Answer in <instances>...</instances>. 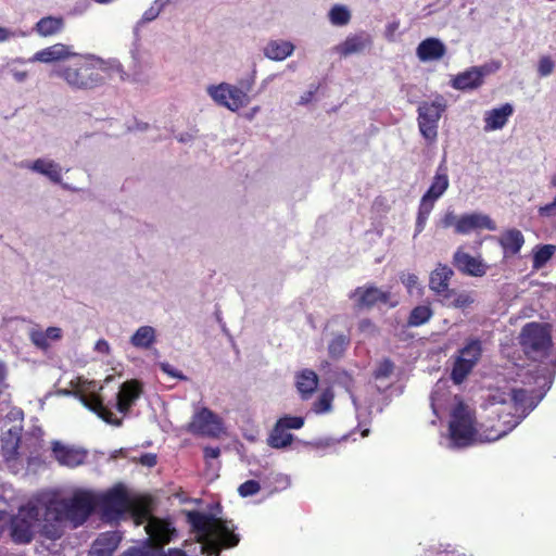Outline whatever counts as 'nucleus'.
<instances>
[{
	"instance_id": "obj_14",
	"label": "nucleus",
	"mask_w": 556,
	"mask_h": 556,
	"mask_svg": "<svg viewBox=\"0 0 556 556\" xmlns=\"http://www.w3.org/2000/svg\"><path fill=\"white\" fill-rule=\"evenodd\" d=\"M97 388V382L94 381H85L80 386V390L77 391L79 395L80 402L91 412L96 413L101 419L105 422L114 426H121L122 419L116 418L112 410L108 408L104 404L100 395H98L94 390Z\"/></svg>"
},
{
	"instance_id": "obj_50",
	"label": "nucleus",
	"mask_w": 556,
	"mask_h": 556,
	"mask_svg": "<svg viewBox=\"0 0 556 556\" xmlns=\"http://www.w3.org/2000/svg\"><path fill=\"white\" fill-rule=\"evenodd\" d=\"M163 7H164V4L162 3L161 0H155L154 4L152 7H150L143 13V15H142L143 21L151 22V21L155 20L159 16V14L161 13Z\"/></svg>"
},
{
	"instance_id": "obj_27",
	"label": "nucleus",
	"mask_w": 556,
	"mask_h": 556,
	"mask_svg": "<svg viewBox=\"0 0 556 556\" xmlns=\"http://www.w3.org/2000/svg\"><path fill=\"white\" fill-rule=\"evenodd\" d=\"M372 43L370 35L365 31L350 35L343 42L334 47V51L341 56L361 53Z\"/></svg>"
},
{
	"instance_id": "obj_43",
	"label": "nucleus",
	"mask_w": 556,
	"mask_h": 556,
	"mask_svg": "<svg viewBox=\"0 0 556 556\" xmlns=\"http://www.w3.org/2000/svg\"><path fill=\"white\" fill-rule=\"evenodd\" d=\"M349 345L350 338L346 334L333 337L328 345L329 356L334 359L342 357Z\"/></svg>"
},
{
	"instance_id": "obj_31",
	"label": "nucleus",
	"mask_w": 556,
	"mask_h": 556,
	"mask_svg": "<svg viewBox=\"0 0 556 556\" xmlns=\"http://www.w3.org/2000/svg\"><path fill=\"white\" fill-rule=\"evenodd\" d=\"M26 167L33 172L47 176L54 184H60L62 181V167L52 160L37 159Z\"/></svg>"
},
{
	"instance_id": "obj_59",
	"label": "nucleus",
	"mask_w": 556,
	"mask_h": 556,
	"mask_svg": "<svg viewBox=\"0 0 556 556\" xmlns=\"http://www.w3.org/2000/svg\"><path fill=\"white\" fill-rule=\"evenodd\" d=\"M203 453L205 459H214L220 455V450L219 447L206 446L204 447Z\"/></svg>"
},
{
	"instance_id": "obj_56",
	"label": "nucleus",
	"mask_w": 556,
	"mask_h": 556,
	"mask_svg": "<svg viewBox=\"0 0 556 556\" xmlns=\"http://www.w3.org/2000/svg\"><path fill=\"white\" fill-rule=\"evenodd\" d=\"M204 548L207 551L208 556H218L222 545L217 541L210 540L207 538L202 542Z\"/></svg>"
},
{
	"instance_id": "obj_60",
	"label": "nucleus",
	"mask_w": 556,
	"mask_h": 556,
	"mask_svg": "<svg viewBox=\"0 0 556 556\" xmlns=\"http://www.w3.org/2000/svg\"><path fill=\"white\" fill-rule=\"evenodd\" d=\"M317 90V87L314 89V90H309L307 92H305L301 98H300V101H299V104L301 105H304V104H307L312 101L315 92Z\"/></svg>"
},
{
	"instance_id": "obj_6",
	"label": "nucleus",
	"mask_w": 556,
	"mask_h": 556,
	"mask_svg": "<svg viewBox=\"0 0 556 556\" xmlns=\"http://www.w3.org/2000/svg\"><path fill=\"white\" fill-rule=\"evenodd\" d=\"M482 352V342L477 338L468 339L458 350L451 372V379L455 384H460L468 377L480 361Z\"/></svg>"
},
{
	"instance_id": "obj_30",
	"label": "nucleus",
	"mask_w": 556,
	"mask_h": 556,
	"mask_svg": "<svg viewBox=\"0 0 556 556\" xmlns=\"http://www.w3.org/2000/svg\"><path fill=\"white\" fill-rule=\"evenodd\" d=\"M513 113L514 108L509 103H505L500 108L488 111L484 116V129L496 130L503 128Z\"/></svg>"
},
{
	"instance_id": "obj_34",
	"label": "nucleus",
	"mask_w": 556,
	"mask_h": 556,
	"mask_svg": "<svg viewBox=\"0 0 556 556\" xmlns=\"http://www.w3.org/2000/svg\"><path fill=\"white\" fill-rule=\"evenodd\" d=\"M64 28V18L62 16H45L40 18L36 25L35 30L41 37H50L61 33Z\"/></svg>"
},
{
	"instance_id": "obj_41",
	"label": "nucleus",
	"mask_w": 556,
	"mask_h": 556,
	"mask_svg": "<svg viewBox=\"0 0 556 556\" xmlns=\"http://www.w3.org/2000/svg\"><path fill=\"white\" fill-rule=\"evenodd\" d=\"M442 305L453 308H460L465 309L469 307L473 303V298L468 292H460L458 293L456 290H454V294H448L446 298H442L439 300Z\"/></svg>"
},
{
	"instance_id": "obj_21",
	"label": "nucleus",
	"mask_w": 556,
	"mask_h": 556,
	"mask_svg": "<svg viewBox=\"0 0 556 556\" xmlns=\"http://www.w3.org/2000/svg\"><path fill=\"white\" fill-rule=\"evenodd\" d=\"M142 383L136 379L122 383L116 394V409L126 415L142 394Z\"/></svg>"
},
{
	"instance_id": "obj_23",
	"label": "nucleus",
	"mask_w": 556,
	"mask_h": 556,
	"mask_svg": "<svg viewBox=\"0 0 556 556\" xmlns=\"http://www.w3.org/2000/svg\"><path fill=\"white\" fill-rule=\"evenodd\" d=\"M453 275V269L450 266L441 263L438 264V266L431 271L429 278V288L435 293L437 296H439V300H441L443 296H448V294H454V289L448 287Z\"/></svg>"
},
{
	"instance_id": "obj_8",
	"label": "nucleus",
	"mask_w": 556,
	"mask_h": 556,
	"mask_svg": "<svg viewBox=\"0 0 556 556\" xmlns=\"http://www.w3.org/2000/svg\"><path fill=\"white\" fill-rule=\"evenodd\" d=\"M40 521V509L35 505L22 507L11 521L12 540L20 544L29 543L34 538L35 526Z\"/></svg>"
},
{
	"instance_id": "obj_36",
	"label": "nucleus",
	"mask_w": 556,
	"mask_h": 556,
	"mask_svg": "<svg viewBox=\"0 0 556 556\" xmlns=\"http://www.w3.org/2000/svg\"><path fill=\"white\" fill-rule=\"evenodd\" d=\"M156 340L155 330L151 326H141L130 338V343L137 349H150Z\"/></svg>"
},
{
	"instance_id": "obj_3",
	"label": "nucleus",
	"mask_w": 556,
	"mask_h": 556,
	"mask_svg": "<svg viewBox=\"0 0 556 556\" xmlns=\"http://www.w3.org/2000/svg\"><path fill=\"white\" fill-rule=\"evenodd\" d=\"M519 344L528 359L542 363L553 348L551 325L535 321L526 324L519 334Z\"/></svg>"
},
{
	"instance_id": "obj_53",
	"label": "nucleus",
	"mask_w": 556,
	"mask_h": 556,
	"mask_svg": "<svg viewBox=\"0 0 556 556\" xmlns=\"http://www.w3.org/2000/svg\"><path fill=\"white\" fill-rule=\"evenodd\" d=\"M554 70V62L548 56H543L539 61V74L541 76H547L549 75Z\"/></svg>"
},
{
	"instance_id": "obj_57",
	"label": "nucleus",
	"mask_w": 556,
	"mask_h": 556,
	"mask_svg": "<svg viewBox=\"0 0 556 556\" xmlns=\"http://www.w3.org/2000/svg\"><path fill=\"white\" fill-rule=\"evenodd\" d=\"M45 336H47L48 341L49 340H60L62 338V330L59 327H49L45 331Z\"/></svg>"
},
{
	"instance_id": "obj_1",
	"label": "nucleus",
	"mask_w": 556,
	"mask_h": 556,
	"mask_svg": "<svg viewBox=\"0 0 556 556\" xmlns=\"http://www.w3.org/2000/svg\"><path fill=\"white\" fill-rule=\"evenodd\" d=\"M505 395L498 400L503 407L497 412V421L490 420V425H482L481 435L488 442L509 433L533 408L529 392L525 389H511Z\"/></svg>"
},
{
	"instance_id": "obj_4",
	"label": "nucleus",
	"mask_w": 556,
	"mask_h": 556,
	"mask_svg": "<svg viewBox=\"0 0 556 556\" xmlns=\"http://www.w3.org/2000/svg\"><path fill=\"white\" fill-rule=\"evenodd\" d=\"M448 186L447 166L445 160H443L435 170L429 189L420 199L416 217L415 236L422 232L435 202L445 193Z\"/></svg>"
},
{
	"instance_id": "obj_37",
	"label": "nucleus",
	"mask_w": 556,
	"mask_h": 556,
	"mask_svg": "<svg viewBox=\"0 0 556 556\" xmlns=\"http://www.w3.org/2000/svg\"><path fill=\"white\" fill-rule=\"evenodd\" d=\"M1 450L2 455L7 462L15 460L18 457V450L21 444V437L10 430L2 439H1Z\"/></svg>"
},
{
	"instance_id": "obj_10",
	"label": "nucleus",
	"mask_w": 556,
	"mask_h": 556,
	"mask_svg": "<svg viewBox=\"0 0 556 556\" xmlns=\"http://www.w3.org/2000/svg\"><path fill=\"white\" fill-rule=\"evenodd\" d=\"M63 501L67 519L75 528L81 526L98 506V498L89 491H77Z\"/></svg>"
},
{
	"instance_id": "obj_63",
	"label": "nucleus",
	"mask_w": 556,
	"mask_h": 556,
	"mask_svg": "<svg viewBox=\"0 0 556 556\" xmlns=\"http://www.w3.org/2000/svg\"><path fill=\"white\" fill-rule=\"evenodd\" d=\"M161 556H187V554L178 548L168 549L167 553H162Z\"/></svg>"
},
{
	"instance_id": "obj_61",
	"label": "nucleus",
	"mask_w": 556,
	"mask_h": 556,
	"mask_svg": "<svg viewBox=\"0 0 556 556\" xmlns=\"http://www.w3.org/2000/svg\"><path fill=\"white\" fill-rule=\"evenodd\" d=\"M15 34L5 27L0 26V42L7 41L14 37Z\"/></svg>"
},
{
	"instance_id": "obj_24",
	"label": "nucleus",
	"mask_w": 556,
	"mask_h": 556,
	"mask_svg": "<svg viewBox=\"0 0 556 556\" xmlns=\"http://www.w3.org/2000/svg\"><path fill=\"white\" fill-rule=\"evenodd\" d=\"M495 222L486 214L470 213L464 214L458 218L457 235H468L472 230L486 229L496 230Z\"/></svg>"
},
{
	"instance_id": "obj_64",
	"label": "nucleus",
	"mask_w": 556,
	"mask_h": 556,
	"mask_svg": "<svg viewBox=\"0 0 556 556\" xmlns=\"http://www.w3.org/2000/svg\"><path fill=\"white\" fill-rule=\"evenodd\" d=\"M371 326H372V323L368 318H365V319L361 320V323H359V329L362 331H364L365 329H367V328H369Z\"/></svg>"
},
{
	"instance_id": "obj_2",
	"label": "nucleus",
	"mask_w": 556,
	"mask_h": 556,
	"mask_svg": "<svg viewBox=\"0 0 556 556\" xmlns=\"http://www.w3.org/2000/svg\"><path fill=\"white\" fill-rule=\"evenodd\" d=\"M99 59L88 55H74V60L56 70V75L74 89H94L105 83Z\"/></svg>"
},
{
	"instance_id": "obj_62",
	"label": "nucleus",
	"mask_w": 556,
	"mask_h": 556,
	"mask_svg": "<svg viewBox=\"0 0 556 556\" xmlns=\"http://www.w3.org/2000/svg\"><path fill=\"white\" fill-rule=\"evenodd\" d=\"M96 350L101 352V353H109L110 352V345L109 343L101 339L99 340L97 343H96Z\"/></svg>"
},
{
	"instance_id": "obj_15",
	"label": "nucleus",
	"mask_w": 556,
	"mask_h": 556,
	"mask_svg": "<svg viewBox=\"0 0 556 556\" xmlns=\"http://www.w3.org/2000/svg\"><path fill=\"white\" fill-rule=\"evenodd\" d=\"M351 299H355V306L358 309H370L378 304H384L389 307H395L397 301H392L390 291L381 290L372 283L357 287L351 294Z\"/></svg>"
},
{
	"instance_id": "obj_39",
	"label": "nucleus",
	"mask_w": 556,
	"mask_h": 556,
	"mask_svg": "<svg viewBox=\"0 0 556 556\" xmlns=\"http://www.w3.org/2000/svg\"><path fill=\"white\" fill-rule=\"evenodd\" d=\"M556 252V245L553 244H542L536 245L533 249L532 256V268L534 270H539L543 268L546 263L553 257Z\"/></svg>"
},
{
	"instance_id": "obj_29",
	"label": "nucleus",
	"mask_w": 556,
	"mask_h": 556,
	"mask_svg": "<svg viewBox=\"0 0 556 556\" xmlns=\"http://www.w3.org/2000/svg\"><path fill=\"white\" fill-rule=\"evenodd\" d=\"M74 55H76V53L71 51L70 46H66L64 43H55L37 51L31 58V61L41 63H52L55 61L68 59Z\"/></svg>"
},
{
	"instance_id": "obj_51",
	"label": "nucleus",
	"mask_w": 556,
	"mask_h": 556,
	"mask_svg": "<svg viewBox=\"0 0 556 556\" xmlns=\"http://www.w3.org/2000/svg\"><path fill=\"white\" fill-rule=\"evenodd\" d=\"M394 365L390 359H384L380 363L379 367L375 371L376 378H387L393 371Z\"/></svg>"
},
{
	"instance_id": "obj_25",
	"label": "nucleus",
	"mask_w": 556,
	"mask_h": 556,
	"mask_svg": "<svg viewBox=\"0 0 556 556\" xmlns=\"http://www.w3.org/2000/svg\"><path fill=\"white\" fill-rule=\"evenodd\" d=\"M155 501L151 495H140L130 498L129 513L136 525L149 522L153 518Z\"/></svg>"
},
{
	"instance_id": "obj_47",
	"label": "nucleus",
	"mask_w": 556,
	"mask_h": 556,
	"mask_svg": "<svg viewBox=\"0 0 556 556\" xmlns=\"http://www.w3.org/2000/svg\"><path fill=\"white\" fill-rule=\"evenodd\" d=\"M332 395L323 393L319 399L314 403V412L317 414L327 413L331 408Z\"/></svg>"
},
{
	"instance_id": "obj_13",
	"label": "nucleus",
	"mask_w": 556,
	"mask_h": 556,
	"mask_svg": "<svg viewBox=\"0 0 556 556\" xmlns=\"http://www.w3.org/2000/svg\"><path fill=\"white\" fill-rule=\"evenodd\" d=\"M305 419L301 416L285 415L280 417L270 430L267 444L276 450H282L290 446L294 435L290 430H299L304 426Z\"/></svg>"
},
{
	"instance_id": "obj_40",
	"label": "nucleus",
	"mask_w": 556,
	"mask_h": 556,
	"mask_svg": "<svg viewBox=\"0 0 556 556\" xmlns=\"http://www.w3.org/2000/svg\"><path fill=\"white\" fill-rule=\"evenodd\" d=\"M433 316V311L429 305L415 306L407 318L408 327H419L427 324Z\"/></svg>"
},
{
	"instance_id": "obj_19",
	"label": "nucleus",
	"mask_w": 556,
	"mask_h": 556,
	"mask_svg": "<svg viewBox=\"0 0 556 556\" xmlns=\"http://www.w3.org/2000/svg\"><path fill=\"white\" fill-rule=\"evenodd\" d=\"M453 265L463 274L472 277H482L486 274L488 266L484 262L458 248L453 255Z\"/></svg>"
},
{
	"instance_id": "obj_18",
	"label": "nucleus",
	"mask_w": 556,
	"mask_h": 556,
	"mask_svg": "<svg viewBox=\"0 0 556 556\" xmlns=\"http://www.w3.org/2000/svg\"><path fill=\"white\" fill-rule=\"evenodd\" d=\"M189 431L194 434L217 437L222 431V426L218 417L204 407L193 416Z\"/></svg>"
},
{
	"instance_id": "obj_45",
	"label": "nucleus",
	"mask_w": 556,
	"mask_h": 556,
	"mask_svg": "<svg viewBox=\"0 0 556 556\" xmlns=\"http://www.w3.org/2000/svg\"><path fill=\"white\" fill-rule=\"evenodd\" d=\"M261 490V484L256 480H247L238 488V493L242 497L255 495Z\"/></svg>"
},
{
	"instance_id": "obj_26",
	"label": "nucleus",
	"mask_w": 556,
	"mask_h": 556,
	"mask_svg": "<svg viewBox=\"0 0 556 556\" xmlns=\"http://www.w3.org/2000/svg\"><path fill=\"white\" fill-rule=\"evenodd\" d=\"M496 241L502 248L503 257L510 258L521 251L525 244V236L519 229L509 228L502 231Z\"/></svg>"
},
{
	"instance_id": "obj_58",
	"label": "nucleus",
	"mask_w": 556,
	"mask_h": 556,
	"mask_svg": "<svg viewBox=\"0 0 556 556\" xmlns=\"http://www.w3.org/2000/svg\"><path fill=\"white\" fill-rule=\"evenodd\" d=\"M157 463L156 455L152 453H146L140 457V464L147 467H154Z\"/></svg>"
},
{
	"instance_id": "obj_20",
	"label": "nucleus",
	"mask_w": 556,
	"mask_h": 556,
	"mask_svg": "<svg viewBox=\"0 0 556 556\" xmlns=\"http://www.w3.org/2000/svg\"><path fill=\"white\" fill-rule=\"evenodd\" d=\"M488 74L485 66H472L458 73L452 80L451 86L456 90L468 91L481 87L484 76Z\"/></svg>"
},
{
	"instance_id": "obj_17",
	"label": "nucleus",
	"mask_w": 556,
	"mask_h": 556,
	"mask_svg": "<svg viewBox=\"0 0 556 556\" xmlns=\"http://www.w3.org/2000/svg\"><path fill=\"white\" fill-rule=\"evenodd\" d=\"M51 456L60 466L76 468L85 464L88 453L81 447L66 445L60 441H52Z\"/></svg>"
},
{
	"instance_id": "obj_22",
	"label": "nucleus",
	"mask_w": 556,
	"mask_h": 556,
	"mask_svg": "<svg viewBox=\"0 0 556 556\" xmlns=\"http://www.w3.org/2000/svg\"><path fill=\"white\" fill-rule=\"evenodd\" d=\"M187 520L191 525L192 530L199 534L198 541L203 542L214 533L219 518L211 514L189 510L187 511Z\"/></svg>"
},
{
	"instance_id": "obj_35",
	"label": "nucleus",
	"mask_w": 556,
	"mask_h": 556,
	"mask_svg": "<svg viewBox=\"0 0 556 556\" xmlns=\"http://www.w3.org/2000/svg\"><path fill=\"white\" fill-rule=\"evenodd\" d=\"M121 538L116 532L101 533L92 544V549L102 554L113 556L114 551L119 544Z\"/></svg>"
},
{
	"instance_id": "obj_44",
	"label": "nucleus",
	"mask_w": 556,
	"mask_h": 556,
	"mask_svg": "<svg viewBox=\"0 0 556 556\" xmlns=\"http://www.w3.org/2000/svg\"><path fill=\"white\" fill-rule=\"evenodd\" d=\"M329 18L333 25L343 26L350 22L351 13L343 5H334L329 12Z\"/></svg>"
},
{
	"instance_id": "obj_42",
	"label": "nucleus",
	"mask_w": 556,
	"mask_h": 556,
	"mask_svg": "<svg viewBox=\"0 0 556 556\" xmlns=\"http://www.w3.org/2000/svg\"><path fill=\"white\" fill-rule=\"evenodd\" d=\"M425 556H470L458 549L450 543H440L438 545L429 546L425 551Z\"/></svg>"
},
{
	"instance_id": "obj_55",
	"label": "nucleus",
	"mask_w": 556,
	"mask_h": 556,
	"mask_svg": "<svg viewBox=\"0 0 556 556\" xmlns=\"http://www.w3.org/2000/svg\"><path fill=\"white\" fill-rule=\"evenodd\" d=\"M538 213L541 217H552L556 215V195L551 203L540 206Z\"/></svg>"
},
{
	"instance_id": "obj_38",
	"label": "nucleus",
	"mask_w": 556,
	"mask_h": 556,
	"mask_svg": "<svg viewBox=\"0 0 556 556\" xmlns=\"http://www.w3.org/2000/svg\"><path fill=\"white\" fill-rule=\"evenodd\" d=\"M213 534L217 536V542L224 548L235 547L239 544L240 541L239 535L236 534L232 530H230L226 522L223 521L222 519H219L218 525Z\"/></svg>"
},
{
	"instance_id": "obj_16",
	"label": "nucleus",
	"mask_w": 556,
	"mask_h": 556,
	"mask_svg": "<svg viewBox=\"0 0 556 556\" xmlns=\"http://www.w3.org/2000/svg\"><path fill=\"white\" fill-rule=\"evenodd\" d=\"M149 543L159 552L176 535V529L169 519L153 517L146 525Z\"/></svg>"
},
{
	"instance_id": "obj_32",
	"label": "nucleus",
	"mask_w": 556,
	"mask_h": 556,
	"mask_svg": "<svg viewBox=\"0 0 556 556\" xmlns=\"http://www.w3.org/2000/svg\"><path fill=\"white\" fill-rule=\"evenodd\" d=\"M296 389L303 400H307L316 391L318 376L312 369H303L296 375Z\"/></svg>"
},
{
	"instance_id": "obj_9",
	"label": "nucleus",
	"mask_w": 556,
	"mask_h": 556,
	"mask_svg": "<svg viewBox=\"0 0 556 556\" xmlns=\"http://www.w3.org/2000/svg\"><path fill=\"white\" fill-rule=\"evenodd\" d=\"M445 108L442 101H424L418 106L417 121L419 131L429 144H432L437 140L438 124Z\"/></svg>"
},
{
	"instance_id": "obj_28",
	"label": "nucleus",
	"mask_w": 556,
	"mask_h": 556,
	"mask_svg": "<svg viewBox=\"0 0 556 556\" xmlns=\"http://www.w3.org/2000/svg\"><path fill=\"white\" fill-rule=\"evenodd\" d=\"M445 53V45L440 39L433 37L422 40L416 49V54L421 62L440 60Z\"/></svg>"
},
{
	"instance_id": "obj_49",
	"label": "nucleus",
	"mask_w": 556,
	"mask_h": 556,
	"mask_svg": "<svg viewBox=\"0 0 556 556\" xmlns=\"http://www.w3.org/2000/svg\"><path fill=\"white\" fill-rule=\"evenodd\" d=\"M123 556H161V554L148 547L131 546L124 552Z\"/></svg>"
},
{
	"instance_id": "obj_48",
	"label": "nucleus",
	"mask_w": 556,
	"mask_h": 556,
	"mask_svg": "<svg viewBox=\"0 0 556 556\" xmlns=\"http://www.w3.org/2000/svg\"><path fill=\"white\" fill-rule=\"evenodd\" d=\"M30 340L37 348L41 350H47L50 346L47 336H45V331L42 330H33L30 332Z\"/></svg>"
},
{
	"instance_id": "obj_54",
	"label": "nucleus",
	"mask_w": 556,
	"mask_h": 556,
	"mask_svg": "<svg viewBox=\"0 0 556 556\" xmlns=\"http://www.w3.org/2000/svg\"><path fill=\"white\" fill-rule=\"evenodd\" d=\"M160 368H161V370L163 372L167 374L168 376H170L173 378H176V379H179V380H187V377L181 371H179L178 369L174 368L168 363H161L160 364Z\"/></svg>"
},
{
	"instance_id": "obj_52",
	"label": "nucleus",
	"mask_w": 556,
	"mask_h": 556,
	"mask_svg": "<svg viewBox=\"0 0 556 556\" xmlns=\"http://www.w3.org/2000/svg\"><path fill=\"white\" fill-rule=\"evenodd\" d=\"M458 218L459 217H457L453 211H447L441 218L440 223L443 228L454 227V231L457 233Z\"/></svg>"
},
{
	"instance_id": "obj_7",
	"label": "nucleus",
	"mask_w": 556,
	"mask_h": 556,
	"mask_svg": "<svg viewBox=\"0 0 556 556\" xmlns=\"http://www.w3.org/2000/svg\"><path fill=\"white\" fill-rule=\"evenodd\" d=\"M450 435L457 446H468L472 443L476 429L473 418L465 405H457L452 413L450 421Z\"/></svg>"
},
{
	"instance_id": "obj_46",
	"label": "nucleus",
	"mask_w": 556,
	"mask_h": 556,
	"mask_svg": "<svg viewBox=\"0 0 556 556\" xmlns=\"http://www.w3.org/2000/svg\"><path fill=\"white\" fill-rule=\"evenodd\" d=\"M400 279H401V282L407 289V292L409 294H413L415 291H420L419 280H418L417 275L412 274V273L402 274L400 276Z\"/></svg>"
},
{
	"instance_id": "obj_11",
	"label": "nucleus",
	"mask_w": 556,
	"mask_h": 556,
	"mask_svg": "<svg viewBox=\"0 0 556 556\" xmlns=\"http://www.w3.org/2000/svg\"><path fill=\"white\" fill-rule=\"evenodd\" d=\"M130 498L127 490L123 485H117L98 498V506L106 519L118 520L128 511Z\"/></svg>"
},
{
	"instance_id": "obj_12",
	"label": "nucleus",
	"mask_w": 556,
	"mask_h": 556,
	"mask_svg": "<svg viewBox=\"0 0 556 556\" xmlns=\"http://www.w3.org/2000/svg\"><path fill=\"white\" fill-rule=\"evenodd\" d=\"M210 97L220 106L237 112L250 103V97L242 89L227 83L207 87Z\"/></svg>"
},
{
	"instance_id": "obj_33",
	"label": "nucleus",
	"mask_w": 556,
	"mask_h": 556,
	"mask_svg": "<svg viewBox=\"0 0 556 556\" xmlns=\"http://www.w3.org/2000/svg\"><path fill=\"white\" fill-rule=\"evenodd\" d=\"M294 51V45L287 40H271L264 48L266 58L274 61H282Z\"/></svg>"
},
{
	"instance_id": "obj_5",
	"label": "nucleus",
	"mask_w": 556,
	"mask_h": 556,
	"mask_svg": "<svg viewBox=\"0 0 556 556\" xmlns=\"http://www.w3.org/2000/svg\"><path fill=\"white\" fill-rule=\"evenodd\" d=\"M40 509V521L42 522V532L49 539L55 540L62 536V525L68 521L66 506L63 498L52 497L36 505Z\"/></svg>"
}]
</instances>
